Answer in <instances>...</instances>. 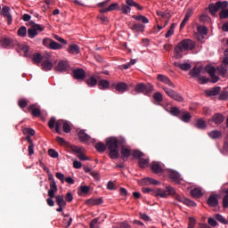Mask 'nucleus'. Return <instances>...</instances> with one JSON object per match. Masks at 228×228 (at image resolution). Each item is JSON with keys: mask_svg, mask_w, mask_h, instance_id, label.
Instances as JSON below:
<instances>
[{"mask_svg": "<svg viewBox=\"0 0 228 228\" xmlns=\"http://www.w3.org/2000/svg\"><path fill=\"white\" fill-rule=\"evenodd\" d=\"M154 195L155 197H160L161 199H167L169 195H172L175 200H178V202H183V204H185V206H190L191 208H195V206H197V203H195L193 200L185 197H181L179 194H176L175 189H174V187L172 186H167L165 190L157 189L154 191Z\"/></svg>", "mask_w": 228, "mask_h": 228, "instance_id": "1", "label": "nucleus"}, {"mask_svg": "<svg viewBox=\"0 0 228 228\" xmlns=\"http://www.w3.org/2000/svg\"><path fill=\"white\" fill-rule=\"evenodd\" d=\"M126 138L123 136L109 137L106 139V147L109 152L110 159H118L120 158V152L118 147H126Z\"/></svg>", "mask_w": 228, "mask_h": 228, "instance_id": "2", "label": "nucleus"}, {"mask_svg": "<svg viewBox=\"0 0 228 228\" xmlns=\"http://www.w3.org/2000/svg\"><path fill=\"white\" fill-rule=\"evenodd\" d=\"M132 19H134L136 21H129L127 26L129 29L134 31V33H143L145 31V25L149 24V18L145 17L144 15L138 14V15H133ZM142 22V23H140Z\"/></svg>", "mask_w": 228, "mask_h": 228, "instance_id": "3", "label": "nucleus"}, {"mask_svg": "<svg viewBox=\"0 0 228 228\" xmlns=\"http://www.w3.org/2000/svg\"><path fill=\"white\" fill-rule=\"evenodd\" d=\"M195 49V43L191 39H183L175 46V58H183V51Z\"/></svg>", "mask_w": 228, "mask_h": 228, "instance_id": "4", "label": "nucleus"}, {"mask_svg": "<svg viewBox=\"0 0 228 228\" xmlns=\"http://www.w3.org/2000/svg\"><path fill=\"white\" fill-rule=\"evenodd\" d=\"M136 94H144V95H151L154 91V86L145 85L143 83L137 84L134 88Z\"/></svg>", "mask_w": 228, "mask_h": 228, "instance_id": "5", "label": "nucleus"}, {"mask_svg": "<svg viewBox=\"0 0 228 228\" xmlns=\"http://www.w3.org/2000/svg\"><path fill=\"white\" fill-rule=\"evenodd\" d=\"M224 8H228L227 1H218L216 4H210L208 5V10L211 15H216V12H219V10H222Z\"/></svg>", "mask_w": 228, "mask_h": 228, "instance_id": "6", "label": "nucleus"}, {"mask_svg": "<svg viewBox=\"0 0 228 228\" xmlns=\"http://www.w3.org/2000/svg\"><path fill=\"white\" fill-rule=\"evenodd\" d=\"M31 28L28 29V38H35L38 35V31L42 32L45 28L42 25H38L34 21H30Z\"/></svg>", "mask_w": 228, "mask_h": 228, "instance_id": "7", "label": "nucleus"}, {"mask_svg": "<svg viewBox=\"0 0 228 228\" xmlns=\"http://www.w3.org/2000/svg\"><path fill=\"white\" fill-rule=\"evenodd\" d=\"M163 90L170 99L177 101V102H183V101H184V98H183L179 93L165 86L163 87Z\"/></svg>", "mask_w": 228, "mask_h": 228, "instance_id": "8", "label": "nucleus"}, {"mask_svg": "<svg viewBox=\"0 0 228 228\" xmlns=\"http://www.w3.org/2000/svg\"><path fill=\"white\" fill-rule=\"evenodd\" d=\"M224 120H225V117L222 115V113H215L210 119H208V124L209 126H213L216 124V126H220V124H223Z\"/></svg>", "mask_w": 228, "mask_h": 228, "instance_id": "9", "label": "nucleus"}, {"mask_svg": "<svg viewBox=\"0 0 228 228\" xmlns=\"http://www.w3.org/2000/svg\"><path fill=\"white\" fill-rule=\"evenodd\" d=\"M0 15H3L6 19L8 26H12L13 18L12 17V13H10V6L4 5L0 11Z\"/></svg>", "mask_w": 228, "mask_h": 228, "instance_id": "10", "label": "nucleus"}, {"mask_svg": "<svg viewBox=\"0 0 228 228\" xmlns=\"http://www.w3.org/2000/svg\"><path fill=\"white\" fill-rule=\"evenodd\" d=\"M69 69H70V65L67 61H60L56 67H54L55 72H69Z\"/></svg>", "mask_w": 228, "mask_h": 228, "instance_id": "11", "label": "nucleus"}, {"mask_svg": "<svg viewBox=\"0 0 228 228\" xmlns=\"http://www.w3.org/2000/svg\"><path fill=\"white\" fill-rule=\"evenodd\" d=\"M73 77L77 81H85L86 79V72L83 69H77L73 70Z\"/></svg>", "mask_w": 228, "mask_h": 228, "instance_id": "12", "label": "nucleus"}, {"mask_svg": "<svg viewBox=\"0 0 228 228\" xmlns=\"http://www.w3.org/2000/svg\"><path fill=\"white\" fill-rule=\"evenodd\" d=\"M158 81H160L161 83H165V85H168V86H171L172 88H175V85L172 83L170 78L165 75L159 74L157 76Z\"/></svg>", "mask_w": 228, "mask_h": 228, "instance_id": "13", "label": "nucleus"}, {"mask_svg": "<svg viewBox=\"0 0 228 228\" xmlns=\"http://www.w3.org/2000/svg\"><path fill=\"white\" fill-rule=\"evenodd\" d=\"M58 193V185L56 181L50 182V190L48 191V197H54Z\"/></svg>", "mask_w": 228, "mask_h": 228, "instance_id": "14", "label": "nucleus"}, {"mask_svg": "<svg viewBox=\"0 0 228 228\" xmlns=\"http://www.w3.org/2000/svg\"><path fill=\"white\" fill-rule=\"evenodd\" d=\"M221 90H222L221 86H216V87H213L212 89L205 91V94L206 95H208V97H213L215 95H218Z\"/></svg>", "mask_w": 228, "mask_h": 228, "instance_id": "15", "label": "nucleus"}, {"mask_svg": "<svg viewBox=\"0 0 228 228\" xmlns=\"http://www.w3.org/2000/svg\"><path fill=\"white\" fill-rule=\"evenodd\" d=\"M179 118L182 120V122L188 123L190 120H191V114L184 110H182Z\"/></svg>", "mask_w": 228, "mask_h": 228, "instance_id": "16", "label": "nucleus"}, {"mask_svg": "<svg viewBox=\"0 0 228 228\" xmlns=\"http://www.w3.org/2000/svg\"><path fill=\"white\" fill-rule=\"evenodd\" d=\"M207 203L210 208H216L218 206V198L216 195L212 194L208 197Z\"/></svg>", "mask_w": 228, "mask_h": 228, "instance_id": "17", "label": "nucleus"}, {"mask_svg": "<svg viewBox=\"0 0 228 228\" xmlns=\"http://www.w3.org/2000/svg\"><path fill=\"white\" fill-rule=\"evenodd\" d=\"M151 167L153 174H163V167L159 165V162H152Z\"/></svg>", "mask_w": 228, "mask_h": 228, "instance_id": "18", "label": "nucleus"}, {"mask_svg": "<svg viewBox=\"0 0 228 228\" xmlns=\"http://www.w3.org/2000/svg\"><path fill=\"white\" fill-rule=\"evenodd\" d=\"M68 53H69V54H79L81 53V49L77 45H69Z\"/></svg>", "mask_w": 228, "mask_h": 228, "instance_id": "19", "label": "nucleus"}, {"mask_svg": "<svg viewBox=\"0 0 228 228\" xmlns=\"http://www.w3.org/2000/svg\"><path fill=\"white\" fill-rule=\"evenodd\" d=\"M167 174H168L170 179H172V181L177 182V181H179V179H181V175L174 169H168Z\"/></svg>", "mask_w": 228, "mask_h": 228, "instance_id": "20", "label": "nucleus"}, {"mask_svg": "<svg viewBox=\"0 0 228 228\" xmlns=\"http://www.w3.org/2000/svg\"><path fill=\"white\" fill-rule=\"evenodd\" d=\"M28 111H31L33 117H40L42 115V111L40 109L37 108L35 104L29 105L28 107Z\"/></svg>", "mask_w": 228, "mask_h": 228, "instance_id": "21", "label": "nucleus"}, {"mask_svg": "<svg viewBox=\"0 0 228 228\" xmlns=\"http://www.w3.org/2000/svg\"><path fill=\"white\" fill-rule=\"evenodd\" d=\"M55 197V202L58 206V208H61V206H67V201L65 200V198H63L62 195H57L54 194Z\"/></svg>", "mask_w": 228, "mask_h": 228, "instance_id": "22", "label": "nucleus"}, {"mask_svg": "<svg viewBox=\"0 0 228 228\" xmlns=\"http://www.w3.org/2000/svg\"><path fill=\"white\" fill-rule=\"evenodd\" d=\"M115 90H117V92H119V94H124V92L127 90V84L124 82H119L115 86Z\"/></svg>", "mask_w": 228, "mask_h": 228, "instance_id": "23", "label": "nucleus"}, {"mask_svg": "<svg viewBox=\"0 0 228 228\" xmlns=\"http://www.w3.org/2000/svg\"><path fill=\"white\" fill-rule=\"evenodd\" d=\"M195 127H197V129L204 130L208 127V124L206 123V121L204 119L198 118V119H196Z\"/></svg>", "mask_w": 228, "mask_h": 228, "instance_id": "24", "label": "nucleus"}, {"mask_svg": "<svg viewBox=\"0 0 228 228\" xmlns=\"http://www.w3.org/2000/svg\"><path fill=\"white\" fill-rule=\"evenodd\" d=\"M80 142H90V135L85 133V130H80L77 134Z\"/></svg>", "mask_w": 228, "mask_h": 228, "instance_id": "25", "label": "nucleus"}, {"mask_svg": "<svg viewBox=\"0 0 228 228\" xmlns=\"http://www.w3.org/2000/svg\"><path fill=\"white\" fill-rule=\"evenodd\" d=\"M189 76L194 78L200 77V68L194 67L189 71Z\"/></svg>", "mask_w": 228, "mask_h": 228, "instance_id": "26", "label": "nucleus"}, {"mask_svg": "<svg viewBox=\"0 0 228 228\" xmlns=\"http://www.w3.org/2000/svg\"><path fill=\"white\" fill-rule=\"evenodd\" d=\"M126 4L129 8L134 7L140 11L143 10V6L136 4V2H134V0H126Z\"/></svg>", "mask_w": 228, "mask_h": 228, "instance_id": "27", "label": "nucleus"}, {"mask_svg": "<svg viewBox=\"0 0 228 228\" xmlns=\"http://www.w3.org/2000/svg\"><path fill=\"white\" fill-rule=\"evenodd\" d=\"M174 65L181 69V70H190V69H191V64L190 63L175 62Z\"/></svg>", "mask_w": 228, "mask_h": 228, "instance_id": "28", "label": "nucleus"}, {"mask_svg": "<svg viewBox=\"0 0 228 228\" xmlns=\"http://www.w3.org/2000/svg\"><path fill=\"white\" fill-rule=\"evenodd\" d=\"M33 61L35 63V65H40V63H42L43 60H44V56H42V54L37 53L33 54Z\"/></svg>", "mask_w": 228, "mask_h": 228, "instance_id": "29", "label": "nucleus"}, {"mask_svg": "<svg viewBox=\"0 0 228 228\" xmlns=\"http://www.w3.org/2000/svg\"><path fill=\"white\" fill-rule=\"evenodd\" d=\"M63 124H65L63 119L55 121V131L58 133V134H61V126L63 127Z\"/></svg>", "mask_w": 228, "mask_h": 228, "instance_id": "30", "label": "nucleus"}, {"mask_svg": "<svg viewBox=\"0 0 228 228\" xmlns=\"http://www.w3.org/2000/svg\"><path fill=\"white\" fill-rule=\"evenodd\" d=\"M98 86H99L100 90H108V88H110V81L100 80L98 82Z\"/></svg>", "mask_w": 228, "mask_h": 228, "instance_id": "31", "label": "nucleus"}, {"mask_svg": "<svg viewBox=\"0 0 228 228\" xmlns=\"http://www.w3.org/2000/svg\"><path fill=\"white\" fill-rule=\"evenodd\" d=\"M142 184H153L154 186H158V184H159V181L147 177L142 179Z\"/></svg>", "mask_w": 228, "mask_h": 228, "instance_id": "32", "label": "nucleus"}, {"mask_svg": "<svg viewBox=\"0 0 228 228\" xmlns=\"http://www.w3.org/2000/svg\"><path fill=\"white\" fill-rule=\"evenodd\" d=\"M42 69L43 70H52L53 69V62L49 60L44 61L42 62Z\"/></svg>", "mask_w": 228, "mask_h": 228, "instance_id": "33", "label": "nucleus"}, {"mask_svg": "<svg viewBox=\"0 0 228 228\" xmlns=\"http://www.w3.org/2000/svg\"><path fill=\"white\" fill-rule=\"evenodd\" d=\"M183 112V110H180L177 107H171L169 113H171L173 115V117H181V113Z\"/></svg>", "mask_w": 228, "mask_h": 228, "instance_id": "34", "label": "nucleus"}, {"mask_svg": "<svg viewBox=\"0 0 228 228\" xmlns=\"http://www.w3.org/2000/svg\"><path fill=\"white\" fill-rule=\"evenodd\" d=\"M208 136L213 140H216L217 138H220L222 136V132L218 130H213L211 132H208Z\"/></svg>", "mask_w": 228, "mask_h": 228, "instance_id": "35", "label": "nucleus"}, {"mask_svg": "<svg viewBox=\"0 0 228 228\" xmlns=\"http://www.w3.org/2000/svg\"><path fill=\"white\" fill-rule=\"evenodd\" d=\"M86 83L88 86L94 88V86H97V78H95L94 77H91L86 80Z\"/></svg>", "mask_w": 228, "mask_h": 228, "instance_id": "36", "label": "nucleus"}, {"mask_svg": "<svg viewBox=\"0 0 228 228\" xmlns=\"http://www.w3.org/2000/svg\"><path fill=\"white\" fill-rule=\"evenodd\" d=\"M149 161H150L149 159H144V158L139 159L138 165L140 168H147V167H149Z\"/></svg>", "mask_w": 228, "mask_h": 228, "instance_id": "37", "label": "nucleus"}, {"mask_svg": "<svg viewBox=\"0 0 228 228\" xmlns=\"http://www.w3.org/2000/svg\"><path fill=\"white\" fill-rule=\"evenodd\" d=\"M119 147H121V156L123 158H129L131 156V149L126 148V146Z\"/></svg>", "mask_w": 228, "mask_h": 228, "instance_id": "38", "label": "nucleus"}, {"mask_svg": "<svg viewBox=\"0 0 228 228\" xmlns=\"http://www.w3.org/2000/svg\"><path fill=\"white\" fill-rule=\"evenodd\" d=\"M191 195L195 199H200V197H202V191H200V189L195 188L191 191Z\"/></svg>", "mask_w": 228, "mask_h": 228, "instance_id": "39", "label": "nucleus"}, {"mask_svg": "<svg viewBox=\"0 0 228 228\" xmlns=\"http://www.w3.org/2000/svg\"><path fill=\"white\" fill-rule=\"evenodd\" d=\"M215 218H216V220H217V222H220V224H223L224 225L228 224L227 219H225V217H224V216H222L220 214H216Z\"/></svg>", "mask_w": 228, "mask_h": 228, "instance_id": "40", "label": "nucleus"}, {"mask_svg": "<svg viewBox=\"0 0 228 228\" xmlns=\"http://www.w3.org/2000/svg\"><path fill=\"white\" fill-rule=\"evenodd\" d=\"M50 49L56 51L58 49H63V46L52 39V41L50 42Z\"/></svg>", "mask_w": 228, "mask_h": 228, "instance_id": "41", "label": "nucleus"}, {"mask_svg": "<svg viewBox=\"0 0 228 228\" xmlns=\"http://www.w3.org/2000/svg\"><path fill=\"white\" fill-rule=\"evenodd\" d=\"M119 10L122 11V13H125V15H127V13H131V7L127 6L126 4H122L119 7Z\"/></svg>", "mask_w": 228, "mask_h": 228, "instance_id": "42", "label": "nucleus"}, {"mask_svg": "<svg viewBox=\"0 0 228 228\" xmlns=\"http://www.w3.org/2000/svg\"><path fill=\"white\" fill-rule=\"evenodd\" d=\"M18 106L19 108H20L21 110H24V108L28 107V101L26 100V98H21L18 101Z\"/></svg>", "mask_w": 228, "mask_h": 228, "instance_id": "43", "label": "nucleus"}, {"mask_svg": "<svg viewBox=\"0 0 228 228\" xmlns=\"http://www.w3.org/2000/svg\"><path fill=\"white\" fill-rule=\"evenodd\" d=\"M106 145L103 142H98L95 144V149L98 152H104L106 151Z\"/></svg>", "mask_w": 228, "mask_h": 228, "instance_id": "44", "label": "nucleus"}, {"mask_svg": "<svg viewBox=\"0 0 228 228\" xmlns=\"http://www.w3.org/2000/svg\"><path fill=\"white\" fill-rule=\"evenodd\" d=\"M153 99L159 104V102H163V94H161L159 92H157L153 94Z\"/></svg>", "mask_w": 228, "mask_h": 228, "instance_id": "45", "label": "nucleus"}, {"mask_svg": "<svg viewBox=\"0 0 228 228\" xmlns=\"http://www.w3.org/2000/svg\"><path fill=\"white\" fill-rule=\"evenodd\" d=\"M26 35H28V29L26 28L25 26H21V27L18 29V36H19V37H26Z\"/></svg>", "mask_w": 228, "mask_h": 228, "instance_id": "46", "label": "nucleus"}, {"mask_svg": "<svg viewBox=\"0 0 228 228\" xmlns=\"http://www.w3.org/2000/svg\"><path fill=\"white\" fill-rule=\"evenodd\" d=\"M205 70L209 74V76H215L216 73V69L213 66H206Z\"/></svg>", "mask_w": 228, "mask_h": 228, "instance_id": "47", "label": "nucleus"}, {"mask_svg": "<svg viewBox=\"0 0 228 228\" xmlns=\"http://www.w3.org/2000/svg\"><path fill=\"white\" fill-rule=\"evenodd\" d=\"M219 18L220 19H228V9H227V7L224 8V9H221V11L219 12Z\"/></svg>", "mask_w": 228, "mask_h": 228, "instance_id": "48", "label": "nucleus"}, {"mask_svg": "<svg viewBox=\"0 0 228 228\" xmlns=\"http://www.w3.org/2000/svg\"><path fill=\"white\" fill-rule=\"evenodd\" d=\"M132 155L134 156V158H136L137 159H140L143 158V156H145V154L143 152H142L141 151H138V150H134L133 151Z\"/></svg>", "mask_w": 228, "mask_h": 228, "instance_id": "49", "label": "nucleus"}, {"mask_svg": "<svg viewBox=\"0 0 228 228\" xmlns=\"http://www.w3.org/2000/svg\"><path fill=\"white\" fill-rule=\"evenodd\" d=\"M1 45L4 49H6L7 47H10V45H12V40H10L8 38H4V39L2 40Z\"/></svg>", "mask_w": 228, "mask_h": 228, "instance_id": "50", "label": "nucleus"}, {"mask_svg": "<svg viewBox=\"0 0 228 228\" xmlns=\"http://www.w3.org/2000/svg\"><path fill=\"white\" fill-rule=\"evenodd\" d=\"M220 101H228V91L224 89L219 95Z\"/></svg>", "mask_w": 228, "mask_h": 228, "instance_id": "51", "label": "nucleus"}, {"mask_svg": "<svg viewBox=\"0 0 228 228\" xmlns=\"http://www.w3.org/2000/svg\"><path fill=\"white\" fill-rule=\"evenodd\" d=\"M62 129L64 133H70V131H72V127L70 126V124H69L67 121H64Z\"/></svg>", "mask_w": 228, "mask_h": 228, "instance_id": "52", "label": "nucleus"}, {"mask_svg": "<svg viewBox=\"0 0 228 228\" xmlns=\"http://www.w3.org/2000/svg\"><path fill=\"white\" fill-rule=\"evenodd\" d=\"M226 195L223 198V208L227 209L228 208V188L225 191Z\"/></svg>", "mask_w": 228, "mask_h": 228, "instance_id": "53", "label": "nucleus"}, {"mask_svg": "<svg viewBox=\"0 0 228 228\" xmlns=\"http://www.w3.org/2000/svg\"><path fill=\"white\" fill-rule=\"evenodd\" d=\"M109 12H115V10H120V5H118V3L111 4L108 7Z\"/></svg>", "mask_w": 228, "mask_h": 228, "instance_id": "54", "label": "nucleus"}, {"mask_svg": "<svg viewBox=\"0 0 228 228\" xmlns=\"http://www.w3.org/2000/svg\"><path fill=\"white\" fill-rule=\"evenodd\" d=\"M23 134H27V136H35V130L32 128H25L23 129Z\"/></svg>", "mask_w": 228, "mask_h": 228, "instance_id": "55", "label": "nucleus"}, {"mask_svg": "<svg viewBox=\"0 0 228 228\" xmlns=\"http://www.w3.org/2000/svg\"><path fill=\"white\" fill-rule=\"evenodd\" d=\"M157 15L159 17H161L162 19H170V17H171L168 12H161V11H158Z\"/></svg>", "mask_w": 228, "mask_h": 228, "instance_id": "56", "label": "nucleus"}, {"mask_svg": "<svg viewBox=\"0 0 228 228\" xmlns=\"http://www.w3.org/2000/svg\"><path fill=\"white\" fill-rule=\"evenodd\" d=\"M54 126H56V118L52 117L48 121V127L54 129Z\"/></svg>", "mask_w": 228, "mask_h": 228, "instance_id": "57", "label": "nucleus"}, {"mask_svg": "<svg viewBox=\"0 0 228 228\" xmlns=\"http://www.w3.org/2000/svg\"><path fill=\"white\" fill-rule=\"evenodd\" d=\"M198 82L200 83V85H206V83H209V78L206 77H199Z\"/></svg>", "mask_w": 228, "mask_h": 228, "instance_id": "58", "label": "nucleus"}, {"mask_svg": "<svg viewBox=\"0 0 228 228\" xmlns=\"http://www.w3.org/2000/svg\"><path fill=\"white\" fill-rule=\"evenodd\" d=\"M56 142H57V143H59V145H62L63 147H66V145H67V141H65V139H63L60 136L56 137Z\"/></svg>", "mask_w": 228, "mask_h": 228, "instance_id": "59", "label": "nucleus"}, {"mask_svg": "<svg viewBox=\"0 0 228 228\" xmlns=\"http://www.w3.org/2000/svg\"><path fill=\"white\" fill-rule=\"evenodd\" d=\"M55 177H57L62 184H63V183H65V175H63L62 173L57 172L55 174Z\"/></svg>", "mask_w": 228, "mask_h": 228, "instance_id": "60", "label": "nucleus"}, {"mask_svg": "<svg viewBox=\"0 0 228 228\" xmlns=\"http://www.w3.org/2000/svg\"><path fill=\"white\" fill-rule=\"evenodd\" d=\"M48 154L51 158H58L59 156L58 151H56L54 149H49Z\"/></svg>", "mask_w": 228, "mask_h": 228, "instance_id": "61", "label": "nucleus"}, {"mask_svg": "<svg viewBox=\"0 0 228 228\" xmlns=\"http://www.w3.org/2000/svg\"><path fill=\"white\" fill-rule=\"evenodd\" d=\"M198 31L199 33H200L201 35H208V28L204 27V26H199L198 27Z\"/></svg>", "mask_w": 228, "mask_h": 228, "instance_id": "62", "label": "nucleus"}, {"mask_svg": "<svg viewBox=\"0 0 228 228\" xmlns=\"http://www.w3.org/2000/svg\"><path fill=\"white\" fill-rule=\"evenodd\" d=\"M71 151L72 152H75V154H81V152L83 151V148H79L77 146H71Z\"/></svg>", "mask_w": 228, "mask_h": 228, "instance_id": "63", "label": "nucleus"}, {"mask_svg": "<svg viewBox=\"0 0 228 228\" xmlns=\"http://www.w3.org/2000/svg\"><path fill=\"white\" fill-rule=\"evenodd\" d=\"M208 222L212 227H216L218 225V223L213 217H209Z\"/></svg>", "mask_w": 228, "mask_h": 228, "instance_id": "64", "label": "nucleus"}]
</instances>
